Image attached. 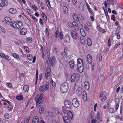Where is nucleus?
<instances>
[{
  "instance_id": "1",
  "label": "nucleus",
  "mask_w": 123,
  "mask_h": 123,
  "mask_svg": "<svg viewBox=\"0 0 123 123\" xmlns=\"http://www.w3.org/2000/svg\"><path fill=\"white\" fill-rule=\"evenodd\" d=\"M43 95V93L38 94L36 97V106L37 107H39L41 104L44 98Z\"/></svg>"
},
{
  "instance_id": "2",
  "label": "nucleus",
  "mask_w": 123,
  "mask_h": 123,
  "mask_svg": "<svg viewBox=\"0 0 123 123\" xmlns=\"http://www.w3.org/2000/svg\"><path fill=\"white\" fill-rule=\"evenodd\" d=\"M77 69L78 71L80 72H82L83 71V64L82 59L78 58L77 60Z\"/></svg>"
},
{
  "instance_id": "3",
  "label": "nucleus",
  "mask_w": 123,
  "mask_h": 123,
  "mask_svg": "<svg viewBox=\"0 0 123 123\" xmlns=\"http://www.w3.org/2000/svg\"><path fill=\"white\" fill-rule=\"evenodd\" d=\"M10 25L12 27L15 29H18L23 25V23L20 21L16 22H12L10 24Z\"/></svg>"
},
{
  "instance_id": "4",
  "label": "nucleus",
  "mask_w": 123,
  "mask_h": 123,
  "mask_svg": "<svg viewBox=\"0 0 123 123\" xmlns=\"http://www.w3.org/2000/svg\"><path fill=\"white\" fill-rule=\"evenodd\" d=\"M68 82H65L61 85L60 90L62 93H65L68 91Z\"/></svg>"
},
{
  "instance_id": "5",
  "label": "nucleus",
  "mask_w": 123,
  "mask_h": 123,
  "mask_svg": "<svg viewBox=\"0 0 123 123\" xmlns=\"http://www.w3.org/2000/svg\"><path fill=\"white\" fill-rule=\"evenodd\" d=\"M51 69L49 67L47 68L45 74V77L47 79H50L51 77V75L50 74Z\"/></svg>"
},
{
  "instance_id": "6",
  "label": "nucleus",
  "mask_w": 123,
  "mask_h": 123,
  "mask_svg": "<svg viewBox=\"0 0 123 123\" xmlns=\"http://www.w3.org/2000/svg\"><path fill=\"white\" fill-rule=\"evenodd\" d=\"M49 87V85L48 84L44 85L39 87V90L40 91L43 92L47 91Z\"/></svg>"
},
{
  "instance_id": "7",
  "label": "nucleus",
  "mask_w": 123,
  "mask_h": 123,
  "mask_svg": "<svg viewBox=\"0 0 123 123\" xmlns=\"http://www.w3.org/2000/svg\"><path fill=\"white\" fill-rule=\"evenodd\" d=\"M78 79V74L75 73H73L72 74L70 78V80L71 82H73L75 80H77Z\"/></svg>"
},
{
  "instance_id": "8",
  "label": "nucleus",
  "mask_w": 123,
  "mask_h": 123,
  "mask_svg": "<svg viewBox=\"0 0 123 123\" xmlns=\"http://www.w3.org/2000/svg\"><path fill=\"white\" fill-rule=\"evenodd\" d=\"M55 60L54 57H52L51 58L49 57L48 60V63L50 66H52L54 65Z\"/></svg>"
},
{
  "instance_id": "9",
  "label": "nucleus",
  "mask_w": 123,
  "mask_h": 123,
  "mask_svg": "<svg viewBox=\"0 0 123 123\" xmlns=\"http://www.w3.org/2000/svg\"><path fill=\"white\" fill-rule=\"evenodd\" d=\"M72 103L73 106L75 107H78L80 105L79 100L77 98L73 99L72 101Z\"/></svg>"
},
{
  "instance_id": "10",
  "label": "nucleus",
  "mask_w": 123,
  "mask_h": 123,
  "mask_svg": "<svg viewBox=\"0 0 123 123\" xmlns=\"http://www.w3.org/2000/svg\"><path fill=\"white\" fill-rule=\"evenodd\" d=\"M55 36L56 38H59L62 40L63 39V36L62 32H61L59 33V31L57 30L56 31Z\"/></svg>"
},
{
  "instance_id": "11",
  "label": "nucleus",
  "mask_w": 123,
  "mask_h": 123,
  "mask_svg": "<svg viewBox=\"0 0 123 123\" xmlns=\"http://www.w3.org/2000/svg\"><path fill=\"white\" fill-rule=\"evenodd\" d=\"M96 118L98 122L99 123L102 122L103 121L102 117L101 115L100 112H98L96 115Z\"/></svg>"
},
{
  "instance_id": "12",
  "label": "nucleus",
  "mask_w": 123,
  "mask_h": 123,
  "mask_svg": "<svg viewBox=\"0 0 123 123\" xmlns=\"http://www.w3.org/2000/svg\"><path fill=\"white\" fill-rule=\"evenodd\" d=\"M106 93L105 92H101L99 96V97L100 98L102 102L104 101L106 99Z\"/></svg>"
},
{
  "instance_id": "13",
  "label": "nucleus",
  "mask_w": 123,
  "mask_h": 123,
  "mask_svg": "<svg viewBox=\"0 0 123 123\" xmlns=\"http://www.w3.org/2000/svg\"><path fill=\"white\" fill-rule=\"evenodd\" d=\"M20 33L22 35H25L27 33V29L24 28H21L19 29Z\"/></svg>"
},
{
  "instance_id": "14",
  "label": "nucleus",
  "mask_w": 123,
  "mask_h": 123,
  "mask_svg": "<svg viewBox=\"0 0 123 123\" xmlns=\"http://www.w3.org/2000/svg\"><path fill=\"white\" fill-rule=\"evenodd\" d=\"M64 104L65 106L67 108H69L72 106L71 102L69 100H67L64 102Z\"/></svg>"
},
{
  "instance_id": "15",
  "label": "nucleus",
  "mask_w": 123,
  "mask_h": 123,
  "mask_svg": "<svg viewBox=\"0 0 123 123\" xmlns=\"http://www.w3.org/2000/svg\"><path fill=\"white\" fill-rule=\"evenodd\" d=\"M71 35L73 39L76 40L78 38V36L76 32L74 31H71Z\"/></svg>"
},
{
  "instance_id": "16",
  "label": "nucleus",
  "mask_w": 123,
  "mask_h": 123,
  "mask_svg": "<svg viewBox=\"0 0 123 123\" xmlns=\"http://www.w3.org/2000/svg\"><path fill=\"white\" fill-rule=\"evenodd\" d=\"M84 86L85 89L88 90L90 88V85L89 82L88 81H86L84 83Z\"/></svg>"
},
{
  "instance_id": "17",
  "label": "nucleus",
  "mask_w": 123,
  "mask_h": 123,
  "mask_svg": "<svg viewBox=\"0 0 123 123\" xmlns=\"http://www.w3.org/2000/svg\"><path fill=\"white\" fill-rule=\"evenodd\" d=\"M0 3L3 6H7L8 4V1L7 0H0Z\"/></svg>"
},
{
  "instance_id": "18",
  "label": "nucleus",
  "mask_w": 123,
  "mask_h": 123,
  "mask_svg": "<svg viewBox=\"0 0 123 123\" xmlns=\"http://www.w3.org/2000/svg\"><path fill=\"white\" fill-rule=\"evenodd\" d=\"M82 90L81 88L80 87H78L76 90L77 95L79 96H80L83 93Z\"/></svg>"
},
{
  "instance_id": "19",
  "label": "nucleus",
  "mask_w": 123,
  "mask_h": 123,
  "mask_svg": "<svg viewBox=\"0 0 123 123\" xmlns=\"http://www.w3.org/2000/svg\"><path fill=\"white\" fill-rule=\"evenodd\" d=\"M87 60L88 63L91 64L92 62V59L91 55L90 54H88L87 56Z\"/></svg>"
},
{
  "instance_id": "20",
  "label": "nucleus",
  "mask_w": 123,
  "mask_h": 123,
  "mask_svg": "<svg viewBox=\"0 0 123 123\" xmlns=\"http://www.w3.org/2000/svg\"><path fill=\"white\" fill-rule=\"evenodd\" d=\"M64 41L66 43L70 42V39L69 37L68 34H66L64 37Z\"/></svg>"
},
{
  "instance_id": "21",
  "label": "nucleus",
  "mask_w": 123,
  "mask_h": 123,
  "mask_svg": "<svg viewBox=\"0 0 123 123\" xmlns=\"http://www.w3.org/2000/svg\"><path fill=\"white\" fill-rule=\"evenodd\" d=\"M63 120L65 123H70L71 120L72 119L67 116H66L65 118L63 117Z\"/></svg>"
},
{
  "instance_id": "22",
  "label": "nucleus",
  "mask_w": 123,
  "mask_h": 123,
  "mask_svg": "<svg viewBox=\"0 0 123 123\" xmlns=\"http://www.w3.org/2000/svg\"><path fill=\"white\" fill-rule=\"evenodd\" d=\"M39 121V119L38 117L37 116L34 117L33 119L32 123H38Z\"/></svg>"
},
{
  "instance_id": "23",
  "label": "nucleus",
  "mask_w": 123,
  "mask_h": 123,
  "mask_svg": "<svg viewBox=\"0 0 123 123\" xmlns=\"http://www.w3.org/2000/svg\"><path fill=\"white\" fill-rule=\"evenodd\" d=\"M82 98L83 100L84 101H86L87 100V94L86 92L85 91H83Z\"/></svg>"
},
{
  "instance_id": "24",
  "label": "nucleus",
  "mask_w": 123,
  "mask_h": 123,
  "mask_svg": "<svg viewBox=\"0 0 123 123\" xmlns=\"http://www.w3.org/2000/svg\"><path fill=\"white\" fill-rule=\"evenodd\" d=\"M73 27L76 30H79V27L77 23L75 21L73 22Z\"/></svg>"
},
{
  "instance_id": "25",
  "label": "nucleus",
  "mask_w": 123,
  "mask_h": 123,
  "mask_svg": "<svg viewBox=\"0 0 123 123\" xmlns=\"http://www.w3.org/2000/svg\"><path fill=\"white\" fill-rule=\"evenodd\" d=\"M68 11V9L66 6H64L63 8V12L65 14H67Z\"/></svg>"
},
{
  "instance_id": "26",
  "label": "nucleus",
  "mask_w": 123,
  "mask_h": 123,
  "mask_svg": "<svg viewBox=\"0 0 123 123\" xmlns=\"http://www.w3.org/2000/svg\"><path fill=\"white\" fill-rule=\"evenodd\" d=\"M68 117L71 119H72L73 117V114L70 111H68L67 112Z\"/></svg>"
},
{
  "instance_id": "27",
  "label": "nucleus",
  "mask_w": 123,
  "mask_h": 123,
  "mask_svg": "<svg viewBox=\"0 0 123 123\" xmlns=\"http://www.w3.org/2000/svg\"><path fill=\"white\" fill-rule=\"evenodd\" d=\"M9 11L10 13L15 14L16 12L17 11L15 9L11 8L9 9Z\"/></svg>"
},
{
  "instance_id": "28",
  "label": "nucleus",
  "mask_w": 123,
  "mask_h": 123,
  "mask_svg": "<svg viewBox=\"0 0 123 123\" xmlns=\"http://www.w3.org/2000/svg\"><path fill=\"white\" fill-rule=\"evenodd\" d=\"M5 19L6 21L11 23L12 22V20L10 17H6L5 18Z\"/></svg>"
},
{
  "instance_id": "29",
  "label": "nucleus",
  "mask_w": 123,
  "mask_h": 123,
  "mask_svg": "<svg viewBox=\"0 0 123 123\" xmlns=\"http://www.w3.org/2000/svg\"><path fill=\"white\" fill-rule=\"evenodd\" d=\"M46 1V3L47 4V6L50 11L52 10V8L51 7L50 4L49 0H47Z\"/></svg>"
},
{
  "instance_id": "30",
  "label": "nucleus",
  "mask_w": 123,
  "mask_h": 123,
  "mask_svg": "<svg viewBox=\"0 0 123 123\" xmlns=\"http://www.w3.org/2000/svg\"><path fill=\"white\" fill-rule=\"evenodd\" d=\"M69 63L70 68L73 69L74 66V64L73 61H71L69 62Z\"/></svg>"
},
{
  "instance_id": "31",
  "label": "nucleus",
  "mask_w": 123,
  "mask_h": 123,
  "mask_svg": "<svg viewBox=\"0 0 123 123\" xmlns=\"http://www.w3.org/2000/svg\"><path fill=\"white\" fill-rule=\"evenodd\" d=\"M27 59L29 61H31L33 57L32 55L30 54H28L27 55Z\"/></svg>"
},
{
  "instance_id": "32",
  "label": "nucleus",
  "mask_w": 123,
  "mask_h": 123,
  "mask_svg": "<svg viewBox=\"0 0 123 123\" xmlns=\"http://www.w3.org/2000/svg\"><path fill=\"white\" fill-rule=\"evenodd\" d=\"M80 32L81 34L84 37L85 36V32L83 28H81L80 29Z\"/></svg>"
},
{
  "instance_id": "33",
  "label": "nucleus",
  "mask_w": 123,
  "mask_h": 123,
  "mask_svg": "<svg viewBox=\"0 0 123 123\" xmlns=\"http://www.w3.org/2000/svg\"><path fill=\"white\" fill-rule=\"evenodd\" d=\"M73 18L75 20L77 21L79 20V18L76 14L75 13H73Z\"/></svg>"
},
{
  "instance_id": "34",
  "label": "nucleus",
  "mask_w": 123,
  "mask_h": 123,
  "mask_svg": "<svg viewBox=\"0 0 123 123\" xmlns=\"http://www.w3.org/2000/svg\"><path fill=\"white\" fill-rule=\"evenodd\" d=\"M23 90L25 92H27L29 91V87L27 85L24 86L23 87Z\"/></svg>"
},
{
  "instance_id": "35",
  "label": "nucleus",
  "mask_w": 123,
  "mask_h": 123,
  "mask_svg": "<svg viewBox=\"0 0 123 123\" xmlns=\"http://www.w3.org/2000/svg\"><path fill=\"white\" fill-rule=\"evenodd\" d=\"M87 45L89 46H91L92 44V42L90 38H88L87 39Z\"/></svg>"
},
{
  "instance_id": "36",
  "label": "nucleus",
  "mask_w": 123,
  "mask_h": 123,
  "mask_svg": "<svg viewBox=\"0 0 123 123\" xmlns=\"http://www.w3.org/2000/svg\"><path fill=\"white\" fill-rule=\"evenodd\" d=\"M23 97L22 95L18 96L16 97L17 99L19 100H22L23 99Z\"/></svg>"
},
{
  "instance_id": "37",
  "label": "nucleus",
  "mask_w": 123,
  "mask_h": 123,
  "mask_svg": "<svg viewBox=\"0 0 123 123\" xmlns=\"http://www.w3.org/2000/svg\"><path fill=\"white\" fill-rule=\"evenodd\" d=\"M12 55L13 57L16 59H18L19 57V55L16 53H13Z\"/></svg>"
},
{
  "instance_id": "38",
  "label": "nucleus",
  "mask_w": 123,
  "mask_h": 123,
  "mask_svg": "<svg viewBox=\"0 0 123 123\" xmlns=\"http://www.w3.org/2000/svg\"><path fill=\"white\" fill-rule=\"evenodd\" d=\"M63 57L64 58H66L67 60L70 59V58L71 57L69 55L66 54H64L63 55H62Z\"/></svg>"
},
{
  "instance_id": "39",
  "label": "nucleus",
  "mask_w": 123,
  "mask_h": 123,
  "mask_svg": "<svg viewBox=\"0 0 123 123\" xmlns=\"http://www.w3.org/2000/svg\"><path fill=\"white\" fill-rule=\"evenodd\" d=\"M51 85L54 87H55L56 86V83L53 80L51 79L50 81Z\"/></svg>"
},
{
  "instance_id": "40",
  "label": "nucleus",
  "mask_w": 123,
  "mask_h": 123,
  "mask_svg": "<svg viewBox=\"0 0 123 123\" xmlns=\"http://www.w3.org/2000/svg\"><path fill=\"white\" fill-rule=\"evenodd\" d=\"M13 106L11 104L9 105L8 107V109L9 111H11L13 109Z\"/></svg>"
},
{
  "instance_id": "41",
  "label": "nucleus",
  "mask_w": 123,
  "mask_h": 123,
  "mask_svg": "<svg viewBox=\"0 0 123 123\" xmlns=\"http://www.w3.org/2000/svg\"><path fill=\"white\" fill-rule=\"evenodd\" d=\"M67 47H65L64 48V52H63L62 53V55H63L64 54H67Z\"/></svg>"
},
{
  "instance_id": "42",
  "label": "nucleus",
  "mask_w": 123,
  "mask_h": 123,
  "mask_svg": "<svg viewBox=\"0 0 123 123\" xmlns=\"http://www.w3.org/2000/svg\"><path fill=\"white\" fill-rule=\"evenodd\" d=\"M30 17L32 18L35 21L37 22V21L38 19L34 16L31 14L30 15Z\"/></svg>"
},
{
  "instance_id": "43",
  "label": "nucleus",
  "mask_w": 123,
  "mask_h": 123,
  "mask_svg": "<svg viewBox=\"0 0 123 123\" xmlns=\"http://www.w3.org/2000/svg\"><path fill=\"white\" fill-rule=\"evenodd\" d=\"M6 85L8 88H11L12 87V84L9 83H6Z\"/></svg>"
},
{
  "instance_id": "44",
  "label": "nucleus",
  "mask_w": 123,
  "mask_h": 123,
  "mask_svg": "<svg viewBox=\"0 0 123 123\" xmlns=\"http://www.w3.org/2000/svg\"><path fill=\"white\" fill-rule=\"evenodd\" d=\"M110 112L111 113H113L116 111L113 108H111L109 109Z\"/></svg>"
},
{
  "instance_id": "45",
  "label": "nucleus",
  "mask_w": 123,
  "mask_h": 123,
  "mask_svg": "<svg viewBox=\"0 0 123 123\" xmlns=\"http://www.w3.org/2000/svg\"><path fill=\"white\" fill-rule=\"evenodd\" d=\"M91 122L92 123H99L97 120L93 118L92 119Z\"/></svg>"
},
{
  "instance_id": "46",
  "label": "nucleus",
  "mask_w": 123,
  "mask_h": 123,
  "mask_svg": "<svg viewBox=\"0 0 123 123\" xmlns=\"http://www.w3.org/2000/svg\"><path fill=\"white\" fill-rule=\"evenodd\" d=\"M39 23L40 25H41L42 27L43 25V23L42 19L40 18L39 20Z\"/></svg>"
},
{
  "instance_id": "47",
  "label": "nucleus",
  "mask_w": 123,
  "mask_h": 123,
  "mask_svg": "<svg viewBox=\"0 0 123 123\" xmlns=\"http://www.w3.org/2000/svg\"><path fill=\"white\" fill-rule=\"evenodd\" d=\"M26 41L28 42L31 43L32 41V39L31 37H28L26 39Z\"/></svg>"
},
{
  "instance_id": "48",
  "label": "nucleus",
  "mask_w": 123,
  "mask_h": 123,
  "mask_svg": "<svg viewBox=\"0 0 123 123\" xmlns=\"http://www.w3.org/2000/svg\"><path fill=\"white\" fill-rule=\"evenodd\" d=\"M44 110L43 107H40L39 110V111L40 113L42 114L43 113Z\"/></svg>"
},
{
  "instance_id": "49",
  "label": "nucleus",
  "mask_w": 123,
  "mask_h": 123,
  "mask_svg": "<svg viewBox=\"0 0 123 123\" xmlns=\"http://www.w3.org/2000/svg\"><path fill=\"white\" fill-rule=\"evenodd\" d=\"M4 117L6 119H8L9 117V115L8 113H6L5 114Z\"/></svg>"
},
{
  "instance_id": "50",
  "label": "nucleus",
  "mask_w": 123,
  "mask_h": 123,
  "mask_svg": "<svg viewBox=\"0 0 123 123\" xmlns=\"http://www.w3.org/2000/svg\"><path fill=\"white\" fill-rule=\"evenodd\" d=\"M87 9L89 11V12L90 13L91 15H94V13L92 11V10H91V9L89 7L87 8Z\"/></svg>"
},
{
  "instance_id": "51",
  "label": "nucleus",
  "mask_w": 123,
  "mask_h": 123,
  "mask_svg": "<svg viewBox=\"0 0 123 123\" xmlns=\"http://www.w3.org/2000/svg\"><path fill=\"white\" fill-rule=\"evenodd\" d=\"M94 112H92L90 113V117L91 119L93 118L94 117Z\"/></svg>"
},
{
  "instance_id": "52",
  "label": "nucleus",
  "mask_w": 123,
  "mask_h": 123,
  "mask_svg": "<svg viewBox=\"0 0 123 123\" xmlns=\"http://www.w3.org/2000/svg\"><path fill=\"white\" fill-rule=\"evenodd\" d=\"M32 8L33 9L34 11H36L37 10H38V9L35 5H34L32 6Z\"/></svg>"
},
{
  "instance_id": "53",
  "label": "nucleus",
  "mask_w": 123,
  "mask_h": 123,
  "mask_svg": "<svg viewBox=\"0 0 123 123\" xmlns=\"http://www.w3.org/2000/svg\"><path fill=\"white\" fill-rule=\"evenodd\" d=\"M4 59H5L8 61H10L11 59V57L7 55H6L5 58H4Z\"/></svg>"
},
{
  "instance_id": "54",
  "label": "nucleus",
  "mask_w": 123,
  "mask_h": 123,
  "mask_svg": "<svg viewBox=\"0 0 123 123\" xmlns=\"http://www.w3.org/2000/svg\"><path fill=\"white\" fill-rule=\"evenodd\" d=\"M30 119V117H27L26 119L25 120V121L24 123H27L28 121H29Z\"/></svg>"
},
{
  "instance_id": "55",
  "label": "nucleus",
  "mask_w": 123,
  "mask_h": 123,
  "mask_svg": "<svg viewBox=\"0 0 123 123\" xmlns=\"http://www.w3.org/2000/svg\"><path fill=\"white\" fill-rule=\"evenodd\" d=\"M100 78L101 80L102 81H104L105 80V77L103 75H100Z\"/></svg>"
},
{
  "instance_id": "56",
  "label": "nucleus",
  "mask_w": 123,
  "mask_h": 123,
  "mask_svg": "<svg viewBox=\"0 0 123 123\" xmlns=\"http://www.w3.org/2000/svg\"><path fill=\"white\" fill-rule=\"evenodd\" d=\"M120 43L119 42H118L117 43H115V45L114 46L115 48H116L118 47L120 45Z\"/></svg>"
},
{
  "instance_id": "57",
  "label": "nucleus",
  "mask_w": 123,
  "mask_h": 123,
  "mask_svg": "<svg viewBox=\"0 0 123 123\" xmlns=\"http://www.w3.org/2000/svg\"><path fill=\"white\" fill-rule=\"evenodd\" d=\"M48 114L49 116L51 117H53L54 116V114L51 112L49 111Z\"/></svg>"
},
{
  "instance_id": "58",
  "label": "nucleus",
  "mask_w": 123,
  "mask_h": 123,
  "mask_svg": "<svg viewBox=\"0 0 123 123\" xmlns=\"http://www.w3.org/2000/svg\"><path fill=\"white\" fill-rule=\"evenodd\" d=\"M80 42L81 43H83L84 42H85L86 41V40L84 38H80Z\"/></svg>"
},
{
  "instance_id": "59",
  "label": "nucleus",
  "mask_w": 123,
  "mask_h": 123,
  "mask_svg": "<svg viewBox=\"0 0 123 123\" xmlns=\"http://www.w3.org/2000/svg\"><path fill=\"white\" fill-rule=\"evenodd\" d=\"M0 56L3 59H4L6 56L3 53H0Z\"/></svg>"
},
{
  "instance_id": "60",
  "label": "nucleus",
  "mask_w": 123,
  "mask_h": 123,
  "mask_svg": "<svg viewBox=\"0 0 123 123\" xmlns=\"http://www.w3.org/2000/svg\"><path fill=\"white\" fill-rule=\"evenodd\" d=\"M111 18L113 21H115L116 18L115 16L113 15H112L111 17Z\"/></svg>"
},
{
  "instance_id": "61",
  "label": "nucleus",
  "mask_w": 123,
  "mask_h": 123,
  "mask_svg": "<svg viewBox=\"0 0 123 123\" xmlns=\"http://www.w3.org/2000/svg\"><path fill=\"white\" fill-rule=\"evenodd\" d=\"M115 103L116 104L119 103V99L118 98H116L115 100Z\"/></svg>"
},
{
  "instance_id": "62",
  "label": "nucleus",
  "mask_w": 123,
  "mask_h": 123,
  "mask_svg": "<svg viewBox=\"0 0 123 123\" xmlns=\"http://www.w3.org/2000/svg\"><path fill=\"white\" fill-rule=\"evenodd\" d=\"M72 24L73 22L72 23L71 22H70L68 23V25L69 27H73V25Z\"/></svg>"
},
{
  "instance_id": "63",
  "label": "nucleus",
  "mask_w": 123,
  "mask_h": 123,
  "mask_svg": "<svg viewBox=\"0 0 123 123\" xmlns=\"http://www.w3.org/2000/svg\"><path fill=\"white\" fill-rule=\"evenodd\" d=\"M24 49H25V51L26 52H28L29 51V48H28L26 46H24Z\"/></svg>"
},
{
  "instance_id": "64",
  "label": "nucleus",
  "mask_w": 123,
  "mask_h": 123,
  "mask_svg": "<svg viewBox=\"0 0 123 123\" xmlns=\"http://www.w3.org/2000/svg\"><path fill=\"white\" fill-rule=\"evenodd\" d=\"M53 50L54 52L56 53H57L58 51V49L55 47L54 48Z\"/></svg>"
}]
</instances>
